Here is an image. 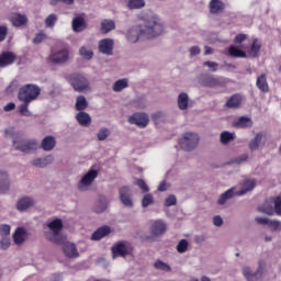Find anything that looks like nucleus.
Instances as JSON below:
<instances>
[{"instance_id":"nucleus-1","label":"nucleus","mask_w":281,"mask_h":281,"mask_svg":"<svg viewBox=\"0 0 281 281\" xmlns=\"http://www.w3.org/2000/svg\"><path fill=\"white\" fill-rule=\"evenodd\" d=\"M138 20L143 24L131 26L125 33V38L128 43L135 44L139 43V41H154V38H159L166 32L161 18L150 11L140 12Z\"/></svg>"},{"instance_id":"nucleus-2","label":"nucleus","mask_w":281,"mask_h":281,"mask_svg":"<svg viewBox=\"0 0 281 281\" xmlns=\"http://www.w3.org/2000/svg\"><path fill=\"white\" fill-rule=\"evenodd\" d=\"M7 137L13 138V147L15 150H20V153H32L38 148V142L34 138H22L16 132L14 127H9L5 130Z\"/></svg>"},{"instance_id":"nucleus-3","label":"nucleus","mask_w":281,"mask_h":281,"mask_svg":"<svg viewBox=\"0 0 281 281\" xmlns=\"http://www.w3.org/2000/svg\"><path fill=\"white\" fill-rule=\"evenodd\" d=\"M38 95H41V88L29 83L20 89L18 98L21 102H34Z\"/></svg>"},{"instance_id":"nucleus-4","label":"nucleus","mask_w":281,"mask_h":281,"mask_svg":"<svg viewBox=\"0 0 281 281\" xmlns=\"http://www.w3.org/2000/svg\"><path fill=\"white\" fill-rule=\"evenodd\" d=\"M168 229V225L162 220H156L151 222L149 227L150 235L145 236V240L148 243H155L159 236H164L166 234V231Z\"/></svg>"},{"instance_id":"nucleus-5","label":"nucleus","mask_w":281,"mask_h":281,"mask_svg":"<svg viewBox=\"0 0 281 281\" xmlns=\"http://www.w3.org/2000/svg\"><path fill=\"white\" fill-rule=\"evenodd\" d=\"M112 258H126L133 254V246L128 241H117L111 248Z\"/></svg>"},{"instance_id":"nucleus-6","label":"nucleus","mask_w":281,"mask_h":281,"mask_svg":"<svg viewBox=\"0 0 281 281\" xmlns=\"http://www.w3.org/2000/svg\"><path fill=\"white\" fill-rule=\"evenodd\" d=\"M179 145L183 150H194V148L199 146V134L194 132L184 133L179 142Z\"/></svg>"},{"instance_id":"nucleus-7","label":"nucleus","mask_w":281,"mask_h":281,"mask_svg":"<svg viewBox=\"0 0 281 281\" xmlns=\"http://www.w3.org/2000/svg\"><path fill=\"white\" fill-rule=\"evenodd\" d=\"M95 179H98V170H89L77 183V189L79 190V192H87L91 188V186H93Z\"/></svg>"},{"instance_id":"nucleus-8","label":"nucleus","mask_w":281,"mask_h":281,"mask_svg":"<svg viewBox=\"0 0 281 281\" xmlns=\"http://www.w3.org/2000/svg\"><path fill=\"white\" fill-rule=\"evenodd\" d=\"M70 85L75 89V91H79L80 93L91 91L89 80L82 75L72 76V78L70 79Z\"/></svg>"},{"instance_id":"nucleus-9","label":"nucleus","mask_w":281,"mask_h":281,"mask_svg":"<svg viewBox=\"0 0 281 281\" xmlns=\"http://www.w3.org/2000/svg\"><path fill=\"white\" fill-rule=\"evenodd\" d=\"M48 228L50 229L53 236L48 237L49 240L56 244L63 243V235H60V231L63 229V221L54 220L48 223Z\"/></svg>"},{"instance_id":"nucleus-10","label":"nucleus","mask_w":281,"mask_h":281,"mask_svg":"<svg viewBox=\"0 0 281 281\" xmlns=\"http://www.w3.org/2000/svg\"><path fill=\"white\" fill-rule=\"evenodd\" d=\"M49 63H53V65H63L69 60V49L61 48L59 50H54L49 57Z\"/></svg>"},{"instance_id":"nucleus-11","label":"nucleus","mask_w":281,"mask_h":281,"mask_svg":"<svg viewBox=\"0 0 281 281\" xmlns=\"http://www.w3.org/2000/svg\"><path fill=\"white\" fill-rule=\"evenodd\" d=\"M128 122L130 124H135V126H138V128H146L150 122V117L147 113L137 112L128 117Z\"/></svg>"},{"instance_id":"nucleus-12","label":"nucleus","mask_w":281,"mask_h":281,"mask_svg":"<svg viewBox=\"0 0 281 281\" xmlns=\"http://www.w3.org/2000/svg\"><path fill=\"white\" fill-rule=\"evenodd\" d=\"M262 262H259V269L256 272L251 271L249 267H244L243 274L247 281H258L262 278Z\"/></svg>"},{"instance_id":"nucleus-13","label":"nucleus","mask_w":281,"mask_h":281,"mask_svg":"<svg viewBox=\"0 0 281 281\" xmlns=\"http://www.w3.org/2000/svg\"><path fill=\"white\" fill-rule=\"evenodd\" d=\"M36 201L32 196H23L18 200L16 202V211L18 212H27L30 207H34Z\"/></svg>"},{"instance_id":"nucleus-14","label":"nucleus","mask_w":281,"mask_h":281,"mask_svg":"<svg viewBox=\"0 0 281 281\" xmlns=\"http://www.w3.org/2000/svg\"><path fill=\"white\" fill-rule=\"evenodd\" d=\"M115 42L111 38H103L99 42V52L105 56H113Z\"/></svg>"},{"instance_id":"nucleus-15","label":"nucleus","mask_w":281,"mask_h":281,"mask_svg":"<svg viewBox=\"0 0 281 281\" xmlns=\"http://www.w3.org/2000/svg\"><path fill=\"white\" fill-rule=\"evenodd\" d=\"M120 200L125 207H133V200L131 199V188L123 187L120 189Z\"/></svg>"},{"instance_id":"nucleus-16","label":"nucleus","mask_w":281,"mask_h":281,"mask_svg":"<svg viewBox=\"0 0 281 281\" xmlns=\"http://www.w3.org/2000/svg\"><path fill=\"white\" fill-rule=\"evenodd\" d=\"M10 190V177L8 171L0 170V194H5Z\"/></svg>"},{"instance_id":"nucleus-17","label":"nucleus","mask_w":281,"mask_h":281,"mask_svg":"<svg viewBox=\"0 0 281 281\" xmlns=\"http://www.w3.org/2000/svg\"><path fill=\"white\" fill-rule=\"evenodd\" d=\"M63 251L67 258H78L80 254L78 252V248L72 243L66 241L63 246Z\"/></svg>"},{"instance_id":"nucleus-18","label":"nucleus","mask_w":281,"mask_h":281,"mask_svg":"<svg viewBox=\"0 0 281 281\" xmlns=\"http://www.w3.org/2000/svg\"><path fill=\"white\" fill-rule=\"evenodd\" d=\"M32 166H34V168H47V166H49L50 164H54V156L48 155L44 158H36L34 160H32Z\"/></svg>"},{"instance_id":"nucleus-19","label":"nucleus","mask_w":281,"mask_h":281,"mask_svg":"<svg viewBox=\"0 0 281 281\" xmlns=\"http://www.w3.org/2000/svg\"><path fill=\"white\" fill-rule=\"evenodd\" d=\"M16 60V55L12 52H4L0 55V67H8Z\"/></svg>"},{"instance_id":"nucleus-20","label":"nucleus","mask_w":281,"mask_h":281,"mask_svg":"<svg viewBox=\"0 0 281 281\" xmlns=\"http://www.w3.org/2000/svg\"><path fill=\"white\" fill-rule=\"evenodd\" d=\"M87 30V21L82 16H76L72 20V32H85Z\"/></svg>"},{"instance_id":"nucleus-21","label":"nucleus","mask_w":281,"mask_h":281,"mask_svg":"<svg viewBox=\"0 0 281 281\" xmlns=\"http://www.w3.org/2000/svg\"><path fill=\"white\" fill-rule=\"evenodd\" d=\"M254 188H256V180L248 179V180L244 181V183L241 184L240 191H237L236 194H237V196H243V195L247 194V192H251V190H254Z\"/></svg>"},{"instance_id":"nucleus-22","label":"nucleus","mask_w":281,"mask_h":281,"mask_svg":"<svg viewBox=\"0 0 281 281\" xmlns=\"http://www.w3.org/2000/svg\"><path fill=\"white\" fill-rule=\"evenodd\" d=\"M24 240H27V231L23 227H19L13 234V241L15 245H23Z\"/></svg>"},{"instance_id":"nucleus-23","label":"nucleus","mask_w":281,"mask_h":281,"mask_svg":"<svg viewBox=\"0 0 281 281\" xmlns=\"http://www.w3.org/2000/svg\"><path fill=\"white\" fill-rule=\"evenodd\" d=\"M109 234H111V227L101 226L92 234L91 240H102V238L109 236Z\"/></svg>"},{"instance_id":"nucleus-24","label":"nucleus","mask_w":281,"mask_h":281,"mask_svg":"<svg viewBox=\"0 0 281 281\" xmlns=\"http://www.w3.org/2000/svg\"><path fill=\"white\" fill-rule=\"evenodd\" d=\"M41 147L47 153H49V150H54V148H56V138L54 136L44 137Z\"/></svg>"},{"instance_id":"nucleus-25","label":"nucleus","mask_w":281,"mask_h":281,"mask_svg":"<svg viewBox=\"0 0 281 281\" xmlns=\"http://www.w3.org/2000/svg\"><path fill=\"white\" fill-rule=\"evenodd\" d=\"M11 23L14 27H22L27 23V16L21 13H15L11 16Z\"/></svg>"},{"instance_id":"nucleus-26","label":"nucleus","mask_w":281,"mask_h":281,"mask_svg":"<svg viewBox=\"0 0 281 281\" xmlns=\"http://www.w3.org/2000/svg\"><path fill=\"white\" fill-rule=\"evenodd\" d=\"M265 137L263 133H258L256 134L255 138H252L249 144H248V148L254 151V150H258L260 148V144H262V139Z\"/></svg>"},{"instance_id":"nucleus-27","label":"nucleus","mask_w":281,"mask_h":281,"mask_svg":"<svg viewBox=\"0 0 281 281\" xmlns=\"http://www.w3.org/2000/svg\"><path fill=\"white\" fill-rule=\"evenodd\" d=\"M257 88L259 91H262L263 93L269 92V82H267V75L262 74L257 78Z\"/></svg>"},{"instance_id":"nucleus-28","label":"nucleus","mask_w":281,"mask_h":281,"mask_svg":"<svg viewBox=\"0 0 281 281\" xmlns=\"http://www.w3.org/2000/svg\"><path fill=\"white\" fill-rule=\"evenodd\" d=\"M115 30V21L105 19L101 22V32L102 34H109Z\"/></svg>"},{"instance_id":"nucleus-29","label":"nucleus","mask_w":281,"mask_h":281,"mask_svg":"<svg viewBox=\"0 0 281 281\" xmlns=\"http://www.w3.org/2000/svg\"><path fill=\"white\" fill-rule=\"evenodd\" d=\"M252 124L254 122H251V119L247 116H241L234 122V126H236V128H250Z\"/></svg>"},{"instance_id":"nucleus-30","label":"nucleus","mask_w":281,"mask_h":281,"mask_svg":"<svg viewBox=\"0 0 281 281\" xmlns=\"http://www.w3.org/2000/svg\"><path fill=\"white\" fill-rule=\"evenodd\" d=\"M190 102V97H188V93L181 92L178 95V108L180 111H186L188 109V104Z\"/></svg>"},{"instance_id":"nucleus-31","label":"nucleus","mask_w":281,"mask_h":281,"mask_svg":"<svg viewBox=\"0 0 281 281\" xmlns=\"http://www.w3.org/2000/svg\"><path fill=\"white\" fill-rule=\"evenodd\" d=\"M126 8L128 10H142V8H146V0H128Z\"/></svg>"},{"instance_id":"nucleus-32","label":"nucleus","mask_w":281,"mask_h":281,"mask_svg":"<svg viewBox=\"0 0 281 281\" xmlns=\"http://www.w3.org/2000/svg\"><path fill=\"white\" fill-rule=\"evenodd\" d=\"M225 9V4L221 0H211L210 2V10L212 14H218V12H223Z\"/></svg>"},{"instance_id":"nucleus-33","label":"nucleus","mask_w":281,"mask_h":281,"mask_svg":"<svg viewBox=\"0 0 281 281\" xmlns=\"http://www.w3.org/2000/svg\"><path fill=\"white\" fill-rule=\"evenodd\" d=\"M127 87H128V79L123 78V79L116 80L113 83L112 89L113 91H115V93H120V91H124V89H126Z\"/></svg>"},{"instance_id":"nucleus-34","label":"nucleus","mask_w":281,"mask_h":281,"mask_svg":"<svg viewBox=\"0 0 281 281\" xmlns=\"http://www.w3.org/2000/svg\"><path fill=\"white\" fill-rule=\"evenodd\" d=\"M240 102H243V97H240V94H234L226 102V106H228V109H238Z\"/></svg>"},{"instance_id":"nucleus-35","label":"nucleus","mask_w":281,"mask_h":281,"mask_svg":"<svg viewBox=\"0 0 281 281\" xmlns=\"http://www.w3.org/2000/svg\"><path fill=\"white\" fill-rule=\"evenodd\" d=\"M76 117L81 126H89L91 124V116L87 112L81 111Z\"/></svg>"},{"instance_id":"nucleus-36","label":"nucleus","mask_w":281,"mask_h":281,"mask_svg":"<svg viewBox=\"0 0 281 281\" xmlns=\"http://www.w3.org/2000/svg\"><path fill=\"white\" fill-rule=\"evenodd\" d=\"M106 207H109V201L106 200V198L102 196L95 203L94 212H97V214H102V212H104L106 210Z\"/></svg>"},{"instance_id":"nucleus-37","label":"nucleus","mask_w":281,"mask_h":281,"mask_svg":"<svg viewBox=\"0 0 281 281\" xmlns=\"http://www.w3.org/2000/svg\"><path fill=\"white\" fill-rule=\"evenodd\" d=\"M234 139H236V134L228 131H224L220 135V142L224 145L229 144V142H234Z\"/></svg>"},{"instance_id":"nucleus-38","label":"nucleus","mask_w":281,"mask_h":281,"mask_svg":"<svg viewBox=\"0 0 281 281\" xmlns=\"http://www.w3.org/2000/svg\"><path fill=\"white\" fill-rule=\"evenodd\" d=\"M79 56L85 60H91V58H93V49L89 46H81L79 48Z\"/></svg>"},{"instance_id":"nucleus-39","label":"nucleus","mask_w":281,"mask_h":281,"mask_svg":"<svg viewBox=\"0 0 281 281\" xmlns=\"http://www.w3.org/2000/svg\"><path fill=\"white\" fill-rule=\"evenodd\" d=\"M262 45L260 44V41H258V38L254 40L250 49L248 50V55L251 58H256V56H258L259 52H260V47Z\"/></svg>"},{"instance_id":"nucleus-40","label":"nucleus","mask_w":281,"mask_h":281,"mask_svg":"<svg viewBox=\"0 0 281 281\" xmlns=\"http://www.w3.org/2000/svg\"><path fill=\"white\" fill-rule=\"evenodd\" d=\"M228 54H229V56H233V58H246L247 57V53H245L244 50L239 49L236 46H231L228 48Z\"/></svg>"},{"instance_id":"nucleus-41","label":"nucleus","mask_w":281,"mask_h":281,"mask_svg":"<svg viewBox=\"0 0 281 281\" xmlns=\"http://www.w3.org/2000/svg\"><path fill=\"white\" fill-rule=\"evenodd\" d=\"M202 85L204 87H218V85H221V81L218 80V78H215L214 76H206L202 80Z\"/></svg>"},{"instance_id":"nucleus-42","label":"nucleus","mask_w":281,"mask_h":281,"mask_svg":"<svg viewBox=\"0 0 281 281\" xmlns=\"http://www.w3.org/2000/svg\"><path fill=\"white\" fill-rule=\"evenodd\" d=\"M234 196V188L228 189L226 192H224L222 195H220V199L217 200L218 205H225L229 199Z\"/></svg>"},{"instance_id":"nucleus-43","label":"nucleus","mask_w":281,"mask_h":281,"mask_svg":"<svg viewBox=\"0 0 281 281\" xmlns=\"http://www.w3.org/2000/svg\"><path fill=\"white\" fill-rule=\"evenodd\" d=\"M258 212H261L262 214H268V216H273V214H276L273 205L269 204L268 202L260 205L258 207Z\"/></svg>"},{"instance_id":"nucleus-44","label":"nucleus","mask_w":281,"mask_h":281,"mask_svg":"<svg viewBox=\"0 0 281 281\" xmlns=\"http://www.w3.org/2000/svg\"><path fill=\"white\" fill-rule=\"evenodd\" d=\"M88 105H89V103L87 102V98H85V95L77 97V101H76L77 111H85V109Z\"/></svg>"},{"instance_id":"nucleus-45","label":"nucleus","mask_w":281,"mask_h":281,"mask_svg":"<svg viewBox=\"0 0 281 281\" xmlns=\"http://www.w3.org/2000/svg\"><path fill=\"white\" fill-rule=\"evenodd\" d=\"M133 106L135 109H146V106H148V101H146V98H144V97H137L133 101Z\"/></svg>"},{"instance_id":"nucleus-46","label":"nucleus","mask_w":281,"mask_h":281,"mask_svg":"<svg viewBox=\"0 0 281 281\" xmlns=\"http://www.w3.org/2000/svg\"><path fill=\"white\" fill-rule=\"evenodd\" d=\"M155 269H158L159 271H172V268L170 265L164 262L160 259H157L154 263Z\"/></svg>"},{"instance_id":"nucleus-47","label":"nucleus","mask_w":281,"mask_h":281,"mask_svg":"<svg viewBox=\"0 0 281 281\" xmlns=\"http://www.w3.org/2000/svg\"><path fill=\"white\" fill-rule=\"evenodd\" d=\"M27 106H30V102H23V104L19 106L20 115H23L24 117H30L32 115V112H30Z\"/></svg>"},{"instance_id":"nucleus-48","label":"nucleus","mask_w":281,"mask_h":281,"mask_svg":"<svg viewBox=\"0 0 281 281\" xmlns=\"http://www.w3.org/2000/svg\"><path fill=\"white\" fill-rule=\"evenodd\" d=\"M109 135H111V130H109L106 127H102L98 132L97 137H98L99 142H104V139H106V137H109Z\"/></svg>"},{"instance_id":"nucleus-49","label":"nucleus","mask_w":281,"mask_h":281,"mask_svg":"<svg viewBox=\"0 0 281 281\" xmlns=\"http://www.w3.org/2000/svg\"><path fill=\"white\" fill-rule=\"evenodd\" d=\"M189 243L186 239H181L177 245L178 254H186L188 251Z\"/></svg>"},{"instance_id":"nucleus-50","label":"nucleus","mask_w":281,"mask_h":281,"mask_svg":"<svg viewBox=\"0 0 281 281\" xmlns=\"http://www.w3.org/2000/svg\"><path fill=\"white\" fill-rule=\"evenodd\" d=\"M153 203H155V199L153 198V194L150 193L145 194L142 200V206L148 207V205H153Z\"/></svg>"},{"instance_id":"nucleus-51","label":"nucleus","mask_w":281,"mask_h":281,"mask_svg":"<svg viewBox=\"0 0 281 281\" xmlns=\"http://www.w3.org/2000/svg\"><path fill=\"white\" fill-rule=\"evenodd\" d=\"M56 21H58V16H56V14H49L45 19L46 27H54V25H56Z\"/></svg>"},{"instance_id":"nucleus-52","label":"nucleus","mask_w":281,"mask_h":281,"mask_svg":"<svg viewBox=\"0 0 281 281\" xmlns=\"http://www.w3.org/2000/svg\"><path fill=\"white\" fill-rule=\"evenodd\" d=\"M46 40H47V34H45V32H40L33 38V43L34 45H41V43H43V41H46Z\"/></svg>"},{"instance_id":"nucleus-53","label":"nucleus","mask_w":281,"mask_h":281,"mask_svg":"<svg viewBox=\"0 0 281 281\" xmlns=\"http://www.w3.org/2000/svg\"><path fill=\"white\" fill-rule=\"evenodd\" d=\"M134 183L135 186H138L142 192H150V189L148 188V184H146V181L138 179Z\"/></svg>"},{"instance_id":"nucleus-54","label":"nucleus","mask_w":281,"mask_h":281,"mask_svg":"<svg viewBox=\"0 0 281 281\" xmlns=\"http://www.w3.org/2000/svg\"><path fill=\"white\" fill-rule=\"evenodd\" d=\"M10 229H11L10 225H8V224H1V225H0V235H1L2 237H8V236H10Z\"/></svg>"},{"instance_id":"nucleus-55","label":"nucleus","mask_w":281,"mask_h":281,"mask_svg":"<svg viewBox=\"0 0 281 281\" xmlns=\"http://www.w3.org/2000/svg\"><path fill=\"white\" fill-rule=\"evenodd\" d=\"M268 227H270V229H273V232H281V222L278 220H270V224L268 225Z\"/></svg>"},{"instance_id":"nucleus-56","label":"nucleus","mask_w":281,"mask_h":281,"mask_svg":"<svg viewBox=\"0 0 281 281\" xmlns=\"http://www.w3.org/2000/svg\"><path fill=\"white\" fill-rule=\"evenodd\" d=\"M274 213L277 216H281V196L274 199Z\"/></svg>"},{"instance_id":"nucleus-57","label":"nucleus","mask_w":281,"mask_h":281,"mask_svg":"<svg viewBox=\"0 0 281 281\" xmlns=\"http://www.w3.org/2000/svg\"><path fill=\"white\" fill-rule=\"evenodd\" d=\"M76 0H50V5H58V3H65V5H74Z\"/></svg>"},{"instance_id":"nucleus-58","label":"nucleus","mask_w":281,"mask_h":281,"mask_svg":"<svg viewBox=\"0 0 281 281\" xmlns=\"http://www.w3.org/2000/svg\"><path fill=\"white\" fill-rule=\"evenodd\" d=\"M165 205L167 207H171V205H177V196L175 195H169L166 200H165Z\"/></svg>"},{"instance_id":"nucleus-59","label":"nucleus","mask_w":281,"mask_h":281,"mask_svg":"<svg viewBox=\"0 0 281 281\" xmlns=\"http://www.w3.org/2000/svg\"><path fill=\"white\" fill-rule=\"evenodd\" d=\"M5 36H8V26L1 25L0 26V43H3V41H5Z\"/></svg>"},{"instance_id":"nucleus-60","label":"nucleus","mask_w":281,"mask_h":281,"mask_svg":"<svg viewBox=\"0 0 281 281\" xmlns=\"http://www.w3.org/2000/svg\"><path fill=\"white\" fill-rule=\"evenodd\" d=\"M256 223H258V225H268L271 223V220H269L268 217H256L255 218Z\"/></svg>"},{"instance_id":"nucleus-61","label":"nucleus","mask_w":281,"mask_h":281,"mask_svg":"<svg viewBox=\"0 0 281 281\" xmlns=\"http://www.w3.org/2000/svg\"><path fill=\"white\" fill-rule=\"evenodd\" d=\"M0 245L1 249H8L10 247V237H2Z\"/></svg>"},{"instance_id":"nucleus-62","label":"nucleus","mask_w":281,"mask_h":281,"mask_svg":"<svg viewBox=\"0 0 281 281\" xmlns=\"http://www.w3.org/2000/svg\"><path fill=\"white\" fill-rule=\"evenodd\" d=\"M213 224L215 225V227H223V217H221V215L214 216Z\"/></svg>"},{"instance_id":"nucleus-63","label":"nucleus","mask_w":281,"mask_h":281,"mask_svg":"<svg viewBox=\"0 0 281 281\" xmlns=\"http://www.w3.org/2000/svg\"><path fill=\"white\" fill-rule=\"evenodd\" d=\"M245 41H247V35H245V34H238L235 37V44L236 45H240V43H243Z\"/></svg>"},{"instance_id":"nucleus-64","label":"nucleus","mask_w":281,"mask_h":281,"mask_svg":"<svg viewBox=\"0 0 281 281\" xmlns=\"http://www.w3.org/2000/svg\"><path fill=\"white\" fill-rule=\"evenodd\" d=\"M249 159V156L247 154H243L241 156L235 158V164H243Z\"/></svg>"}]
</instances>
